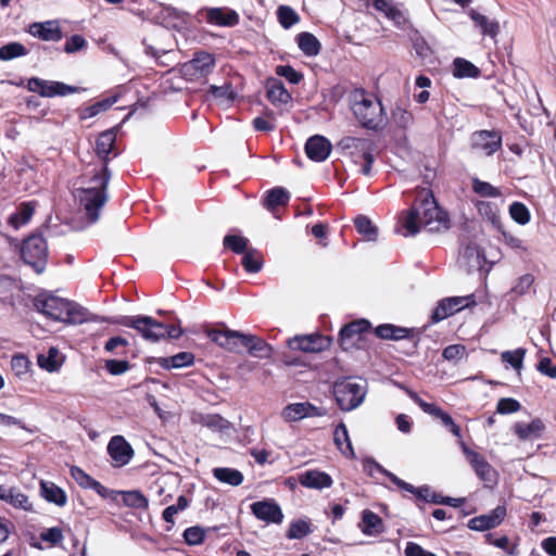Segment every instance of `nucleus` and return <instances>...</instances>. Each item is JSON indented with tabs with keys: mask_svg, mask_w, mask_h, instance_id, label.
Segmentation results:
<instances>
[{
	"mask_svg": "<svg viewBox=\"0 0 556 556\" xmlns=\"http://www.w3.org/2000/svg\"><path fill=\"white\" fill-rule=\"evenodd\" d=\"M123 496V503L132 508L147 509L149 506L148 498L139 491H124L121 492Z\"/></svg>",
	"mask_w": 556,
	"mask_h": 556,
	"instance_id": "47",
	"label": "nucleus"
},
{
	"mask_svg": "<svg viewBox=\"0 0 556 556\" xmlns=\"http://www.w3.org/2000/svg\"><path fill=\"white\" fill-rule=\"evenodd\" d=\"M130 368V364L125 359H108L105 369L113 376L125 374Z\"/></svg>",
	"mask_w": 556,
	"mask_h": 556,
	"instance_id": "60",
	"label": "nucleus"
},
{
	"mask_svg": "<svg viewBox=\"0 0 556 556\" xmlns=\"http://www.w3.org/2000/svg\"><path fill=\"white\" fill-rule=\"evenodd\" d=\"M160 14L167 28H181L186 23L184 14L173 7H164Z\"/></svg>",
	"mask_w": 556,
	"mask_h": 556,
	"instance_id": "39",
	"label": "nucleus"
},
{
	"mask_svg": "<svg viewBox=\"0 0 556 556\" xmlns=\"http://www.w3.org/2000/svg\"><path fill=\"white\" fill-rule=\"evenodd\" d=\"M189 505V502L186 496L181 495L178 497L177 503L175 505H170L166 507L163 511V518L167 522H174V516L181 510H185Z\"/></svg>",
	"mask_w": 556,
	"mask_h": 556,
	"instance_id": "55",
	"label": "nucleus"
},
{
	"mask_svg": "<svg viewBox=\"0 0 556 556\" xmlns=\"http://www.w3.org/2000/svg\"><path fill=\"white\" fill-rule=\"evenodd\" d=\"M34 211L35 207L31 203H23L18 211L10 216V224L16 229L26 225L30 220Z\"/></svg>",
	"mask_w": 556,
	"mask_h": 556,
	"instance_id": "46",
	"label": "nucleus"
},
{
	"mask_svg": "<svg viewBox=\"0 0 556 556\" xmlns=\"http://www.w3.org/2000/svg\"><path fill=\"white\" fill-rule=\"evenodd\" d=\"M534 282V277L531 274H525L518 278L511 291L517 295L526 294Z\"/></svg>",
	"mask_w": 556,
	"mask_h": 556,
	"instance_id": "62",
	"label": "nucleus"
},
{
	"mask_svg": "<svg viewBox=\"0 0 556 556\" xmlns=\"http://www.w3.org/2000/svg\"><path fill=\"white\" fill-rule=\"evenodd\" d=\"M71 477L84 489L92 486L94 479L77 466L71 467Z\"/></svg>",
	"mask_w": 556,
	"mask_h": 556,
	"instance_id": "58",
	"label": "nucleus"
},
{
	"mask_svg": "<svg viewBox=\"0 0 556 556\" xmlns=\"http://www.w3.org/2000/svg\"><path fill=\"white\" fill-rule=\"evenodd\" d=\"M266 93L273 104H287L291 100V94L286 89L283 83L277 78H268L266 83Z\"/></svg>",
	"mask_w": 556,
	"mask_h": 556,
	"instance_id": "26",
	"label": "nucleus"
},
{
	"mask_svg": "<svg viewBox=\"0 0 556 556\" xmlns=\"http://www.w3.org/2000/svg\"><path fill=\"white\" fill-rule=\"evenodd\" d=\"M300 50L306 56H316L320 51L319 40L311 33H301L296 37Z\"/></svg>",
	"mask_w": 556,
	"mask_h": 556,
	"instance_id": "32",
	"label": "nucleus"
},
{
	"mask_svg": "<svg viewBox=\"0 0 556 556\" xmlns=\"http://www.w3.org/2000/svg\"><path fill=\"white\" fill-rule=\"evenodd\" d=\"M520 403L511 397H502L497 402L496 412L502 415L513 414L520 410Z\"/></svg>",
	"mask_w": 556,
	"mask_h": 556,
	"instance_id": "59",
	"label": "nucleus"
},
{
	"mask_svg": "<svg viewBox=\"0 0 556 556\" xmlns=\"http://www.w3.org/2000/svg\"><path fill=\"white\" fill-rule=\"evenodd\" d=\"M194 362V356L189 352H180L176 355L169 357H162L159 359V364L161 367L165 369L170 368H182L192 365Z\"/></svg>",
	"mask_w": 556,
	"mask_h": 556,
	"instance_id": "34",
	"label": "nucleus"
},
{
	"mask_svg": "<svg viewBox=\"0 0 556 556\" xmlns=\"http://www.w3.org/2000/svg\"><path fill=\"white\" fill-rule=\"evenodd\" d=\"M375 467L376 469L383 473L384 476H387L390 481L392 483H394L397 488H400L401 490L403 491H406V492H409L412 494H415V491H416V488L410 484V483H407L405 482L404 480L400 479L399 477H396L394 473L390 472L389 470L384 469L382 466H380L379 464H375Z\"/></svg>",
	"mask_w": 556,
	"mask_h": 556,
	"instance_id": "57",
	"label": "nucleus"
},
{
	"mask_svg": "<svg viewBox=\"0 0 556 556\" xmlns=\"http://www.w3.org/2000/svg\"><path fill=\"white\" fill-rule=\"evenodd\" d=\"M369 321L359 319L345 325L340 331L341 344L344 349H349L354 344V339H359V336L369 328Z\"/></svg>",
	"mask_w": 556,
	"mask_h": 556,
	"instance_id": "24",
	"label": "nucleus"
},
{
	"mask_svg": "<svg viewBox=\"0 0 556 556\" xmlns=\"http://www.w3.org/2000/svg\"><path fill=\"white\" fill-rule=\"evenodd\" d=\"M473 303L472 296H453L439 302L432 313L434 323L441 321Z\"/></svg>",
	"mask_w": 556,
	"mask_h": 556,
	"instance_id": "13",
	"label": "nucleus"
},
{
	"mask_svg": "<svg viewBox=\"0 0 556 556\" xmlns=\"http://www.w3.org/2000/svg\"><path fill=\"white\" fill-rule=\"evenodd\" d=\"M24 262L30 265L37 273H42L48 257V247L40 235H31L26 238L21 249Z\"/></svg>",
	"mask_w": 556,
	"mask_h": 556,
	"instance_id": "8",
	"label": "nucleus"
},
{
	"mask_svg": "<svg viewBox=\"0 0 556 556\" xmlns=\"http://www.w3.org/2000/svg\"><path fill=\"white\" fill-rule=\"evenodd\" d=\"M406 235L414 236L424 227L430 232H441L450 228L448 214L442 210L432 192L419 191L416 204L407 212L403 220Z\"/></svg>",
	"mask_w": 556,
	"mask_h": 556,
	"instance_id": "1",
	"label": "nucleus"
},
{
	"mask_svg": "<svg viewBox=\"0 0 556 556\" xmlns=\"http://www.w3.org/2000/svg\"><path fill=\"white\" fill-rule=\"evenodd\" d=\"M506 516V508L497 506L490 514L480 515L468 521V528L475 531H485L498 526Z\"/></svg>",
	"mask_w": 556,
	"mask_h": 556,
	"instance_id": "19",
	"label": "nucleus"
},
{
	"mask_svg": "<svg viewBox=\"0 0 556 556\" xmlns=\"http://www.w3.org/2000/svg\"><path fill=\"white\" fill-rule=\"evenodd\" d=\"M38 365L49 372L56 371L62 365V357L58 349H49L47 355L40 354L38 356Z\"/></svg>",
	"mask_w": 556,
	"mask_h": 556,
	"instance_id": "41",
	"label": "nucleus"
},
{
	"mask_svg": "<svg viewBox=\"0 0 556 556\" xmlns=\"http://www.w3.org/2000/svg\"><path fill=\"white\" fill-rule=\"evenodd\" d=\"M116 102V98H106L101 101H98L87 108H84L80 111L79 117L81 119H88L91 117L97 116L98 114L106 111L109 108H111Z\"/></svg>",
	"mask_w": 556,
	"mask_h": 556,
	"instance_id": "43",
	"label": "nucleus"
},
{
	"mask_svg": "<svg viewBox=\"0 0 556 556\" xmlns=\"http://www.w3.org/2000/svg\"><path fill=\"white\" fill-rule=\"evenodd\" d=\"M472 187L475 192L481 197L496 198L501 195L500 190L486 181L473 179Z\"/></svg>",
	"mask_w": 556,
	"mask_h": 556,
	"instance_id": "56",
	"label": "nucleus"
},
{
	"mask_svg": "<svg viewBox=\"0 0 556 556\" xmlns=\"http://www.w3.org/2000/svg\"><path fill=\"white\" fill-rule=\"evenodd\" d=\"M224 245L232 252L240 254L245 251L248 247V239L237 235H227L224 238Z\"/></svg>",
	"mask_w": 556,
	"mask_h": 556,
	"instance_id": "54",
	"label": "nucleus"
},
{
	"mask_svg": "<svg viewBox=\"0 0 556 556\" xmlns=\"http://www.w3.org/2000/svg\"><path fill=\"white\" fill-rule=\"evenodd\" d=\"M526 351L523 349H517L515 351H505L502 353L501 358L504 363L509 364L516 370L522 368L523 357Z\"/></svg>",
	"mask_w": 556,
	"mask_h": 556,
	"instance_id": "53",
	"label": "nucleus"
},
{
	"mask_svg": "<svg viewBox=\"0 0 556 556\" xmlns=\"http://www.w3.org/2000/svg\"><path fill=\"white\" fill-rule=\"evenodd\" d=\"M410 399L427 414L441 419L444 426L448 427L455 437H460V428L453 421L452 417L434 404L421 400L417 393L409 391Z\"/></svg>",
	"mask_w": 556,
	"mask_h": 556,
	"instance_id": "18",
	"label": "nucleus"
},
{
	"mask_svg": "<svg viewBox=\"0 0 556 556\" xmlns=\"http://www.w3.org/2000/svg\"><path fill=\"white\" fill-rule=\"evenodd\" d=\"M242 266L249 273H258L263 266V257L256 250H249L242 257Z\"/></svg>",
	"mask_w": 556,
	"mask_h": 556,
	"instance_id": "50",
	"label": "nucleus"
},
{
	"mask_svg": "<svg viewBox=\"0 0 556 556\" xmlns=\"http://www.w3.org/2000/svg\"><path fill=\"white\" fill-rule=\"evenodd\" d=\"M252 514L267 523H281L283 514L280 506L274 500H263L251 504Z\"/></svg>",
	"mask_w": 556,
	"mask_h": 556,
	"instance_id": "14",
	"label": "nucleus"
},
{
	"mask_svg": "<svg viewBox=\"0 0 556 556\" xmlns=\"http://www.w3.org/2000/svg\"><path fill=\"white\" fill-rule=\"evenodd\" d=\"M0 500L18 509L26 511L31 509V503L28 496L16 488L0 485Z\"/></svg>",
	"mask_w": 556,
	"mask_h": 556,
	"instance_id": "25",
	"label": "nucleus"
},
{
	"mask_svg": "<svg viewBox=\"0 0 556 556\" xmlns=\"http://www.w3.org/2000/svg\"><path fill=\"white\" fill-rule=\"evenodd\" d=\"M331 143L323 136L311 137L305 144V152L308 159L315 162L325 161L331 152Z\"/></svg>",
	"mask_w": 556,
	"mask_h": 556,
	"instance_id": "21",
	"label": "nucleus"
},
{
	"mask_svg": "<svg viewBox=\"0 0 556 556\" xmlns=\"http://www.w3.org/2000/svg\"><path fill=\"white\" fill-rule=\"evenodd\" d=\"M334 443L338 448L348 457H354V450L352 446V442L349 437V432L346 426L343 422H340L333 433Z\"/></svg>",
	"mask_w": 556,
	"mask_h": 556,
	"instance_id": "31",
	"label": "nucleus"
},
{
	"mask_svg": "<svg viewBox=\"0 0 556 556\" xmlns=\"http://www.w3.org/2000/svg\"><path fill=\"white\" fill-rule=\"evenodd\" d=\"M213 475L218 481L232 486L240 485L243 481V475L239 470L232 468H215L213 470Z\"/></svg>",
	"mask_w": 556,
	"mask_h": 556,
	"instance_id": "37",
	"label": "nucleus"
},
{
	"mask_svg": "<svg viewBox=\"0 0 556 556\" xmlns=\"http://www.w3.org/2000/svg\"><path fill=\"white\" fill-rule=\"evenodd\" d=\"M215 59L211 53L199 52L195 56L184 63L181 66V75L187 80H198L205 77L214 67Z\"/></svg>",
	"mask_w": 556,
	"mask_h": 556,
	"instance_id": "9",
	"label": "nucleus"
},
{
	"mask_svg": "<svg viewBox=\"0 0 556 556\" xmlns=\"http://www.w3.org/2000/svg\"><path fill=\"white\" fill-rule=\"evenodd\" d=\"M355 227L367 240L375 241L377 239L378 229L368 217L363 215L358 216L355 219Z\"/></svg>",
	"mask_w": 556,
	"mask_h": 556,
	"instance_id": "49",
	"label": "nucleus"
},
{
	"mask_svg": "<svg viewBox=\"0 0 556 556\" xmlns=\"http://www.w3.org/2000/svg\"><path fill=\"white\" fill-rule=\"evenodd\" d=\"M206 20L210 24L218 26H233L239 21V15L232 10L212 8L206 11Z\"/></svg>",
	"mask_w": 556,
	"mask_h": 556,
	"instance_id": "27",
	"label": "nucleus"
},
{
	"mask_svg": "<svg viewBox=\"0 0 556 556\" xmlns=\"http://www.w3.org/2000/svg\"><path fill=\"white\" fill-rule=\"evenodd\" d=\"M207 337L219 346L231 352H238L239 345L242 343L243 333L229 329L210 330Z\"/></svg>",
	"mask_w": 556,
	"mask_h": 556,
	"instance_id": "20",
	"label": "nucleus"
},
{
	"mask_svg": "<svg viewBox=\"0 0 556 556\" xmlns=\"http://www.w3.org/2000/svg\"><path fill=\"white\" fill-rule=\"evenodd\" d=\"M241 345L247 348L249 353L255 357L267 358L271 354L270 345L256 336L243 333Z\"/></svg>",
	"mask_w": 556,
	"mask_h": 556,
	"instance_id": "28",
	"label": "nucleus"
},
{
	"mask_svg": "<svg viewBox=\"0 0 556 556\" xmlns=\"http://www.w3.org/2000/svg\"><path fill=\"white\" fill-rule=\"evenodd\" d=\"M470 143L472 149L489 156L502 147V136L496 130H479L471 135Z\"/></svg>",
	"mask_w": 556,
	"mask_h": 556,
	"instance_id": "12",
	"label": "nucleus"
},
{
	"mask_svg": "<svg viewBox=\"0 0 556 556\" xmlns=\"http://www.w3.org/2000/svg\"><path fill=\"white\" fill-rule=\"evenodd\" d=\"M108 453L118 467L127 465L134 455L130 444L122 435H114L110 440Z\"/></svg>",
	"mask_w": 556,
	"mask_h": 556,
	"instance_id": "17",
	"label": "nucleus"
},
{
	"mask_svg": "<svg viewBox=\"0 0 556 556\" xmlns=\"http://www.w3.org/2000/svg\"><path fill=\"white\" fill-rule=\"evenodd\" d=\"M115 140L116 135L113 130L104 131L98 137L96 142V152L103 161H105L112 151Z\"/></svg>",
	"mask_w": 556,
	"mask_h": 556,
	"instance_id": "38",
	"label": "nucleus"
},
{
	"mask_svg": "<svg viewBox=\"0 0 556 556\" xmlns=\"http://www.w3.org/2000/svg\"><path fill=\"white\" fill-rule=\"evenodd\" d=\"M29 33L46 41H60L62 39V30L56 21H47L43 23H34L29 26Z\"/></svg>",
	"mask_w": 556,
	"mask_h": 556,
	"instance_id": "23",
	"label": "nucleus"
},
{
	"mask_svg": "<svg viewBox=\"0 0 556 556\" xmlns=\"http://www.w3.org/2000/svg\"><path fill=\"white\" fill-rule=\"evenodd\" d=\"M199 422L214 432H225L230 429L231 424L218 414L200 416Z\"/></svg>",
	"mask_w": 556,
	"mask_h": 556,
	"instance_id": "35",
	"label": "nucleus"
},
{
	"mask_svg": "<svg viewBox=\"0 0 556 556\" xmlns=\"http://www.w3.org/2000/svg\"><path fill=\"white\" fill-rule=\"evenodd\" d=\"M391 122L403 129L408 128L413 122V113L402 105H395L391 113Z\"/></svg>",
	"mask_w": 556,
	"mask_h": 556,
	"instance_id": "44",
	"label": "nucleus"
},
{
	"mask_svg": "<svg viewBox=\"0 0 556 556\" xmlns=\"http://www.w3.org/2000/svg\"><path fill=\"white\" fill-rule=\"evenodd\" d=\"M309 533V526L306 521H295L289 527L287 536L289 539H302Z\"/></svg>",
	"mask_w": 556,
	"mask_h": 556,
	"instance_id": "64",
	"label": "nucleus"
},
{
	"mask_svg": "<svg viewBox=\"0 0 556 556\" xmlns=\"http://www.w3.org/2000/svg\"><path fill=\"white\" fill-rule=\"evenodd\" d=\"M277 17L280 25L289 29L300 21L299 14L289 5H280L277 9Z\"/></svg>",
	"mask_w": 556,
	"mask_h": 556,
	"instance_id": "48",
	"label": "nucleus"
},
{
	"mask_svg": "<svg viewBox=\"0 0 556 556\" xmlns=\"http://www.w3.org/2000/svg\"><path fill=\"white\" fill-rule=\"evenodd\" d=\"M102 321L119 324L125 327L134 328L143 339L157 342L165 339V325L156 321L150 316H123L116 320L102 318Z\"/></svg>",
	"mask_w": 556,
	"mask_h": 556,
	"instance_id": "7",
	"label": "nucleus"
},
{
	"mask_svg": "<svg viewBox=\"0 0 556 556\" xmlns=\"http://www.w3.org/2000/svg\"><path fill=\"white\" fill-rule=\"evenodd\" d=\"M453 65H454L453 74L455 77L476 78L480 75V70L475 64H472L471 62H469L465 59H462V58L455 59L453 62Z\"/></svg>",
	"mask_w": 556,
	"mask_h": 556,
	"instance_id": "40",
	"label": "nucleus"
},
{
	"mask_svg": "<svg viewBox=\"0 0 556 556\" xmlns=\"http://www.w3.org/2000/svg\"><path fill=\"white\" fill-rule=\"evenodd\" d=\"M338 147L346 151L355 164L364 161L359 168L361 174L364 176L371 174V164L375 160L374 142L371 140L348 136L339 141Z\"/></svg>",
	"mask_w": 556,
	"mask_h": 556,
	"instance_id": "6",
	"label": "nucleus"
},
{
	"mask_svg": "<svg viewBox=\"0 0 556 556\" xmlns=\"http://www.w3.org/2000/svg\"><path fill=\"white\" fill-rule=\"evenodd\" d=\"M205 532L201 527H190L185 530L184 539L189 545H198L202 543Z\"/></svg>",
	"mask_w": 556,
	"mask_h": 556,
	"instance_id": "63",
	"label": "nucleus"
},
{
	"mask_svg": "<svg viewBox=\"0 0 556 556\" xmlns=\"http://www.w3.org/2000/svg\"><path fill=\"white\" fill-rule=\"evenodd\" d=\"M34 305L38 312L60 323L78 325L103 320L101 317L90 314L81 305L47 292L38 294Z\"/></svg>",
	"mask_w": 556,
	"mask_h": 556,
	"instance_id": "3",
	"label": "nucleus"
},
{
	"mask_svg": "<svg viewBox=\"0 0 556 556\" xmlns=\"http://www.w3.org/2000/svg\"><path fill=\"white\" fill-rule=\"evenodd\" d=\"M330 344V340L319 334L295 336L288 340V345L292 350L302 352L317 353L326 350Z\"/></svg>",
	"mask_w": 556,
	"mask_h": 556,
	"instance_id": "15",
	"label": "nucleus"
},
{
	"mask_svg": "<svg viewBox=\"0 0 556 556\" xmlns=\"http://www.w3.org/2000/svg\"><path fill=\"white\" fill-rule=\"evenodd\" d=\"M352 111L358 123L367 129L377 130L387 123L381 102L364 91L353 94Z\"/></svg>",
	"mask_w": 556,
	"mask_h": 556,
	"instance_id": "4",
	"label": "nucleus"
},
{
	"mask_svg": "<svg viewBox=\"0 0 556 556\" xmlns=\"http://www.w3.org/2000/svg\"><path fill=\"white\" fill-rule=\"evenodd\" d=\"M366 393L367 386L363 380L342 379L333 387L337 404L344 412L357 408L364 402Z\"/></svg>",
	"mask_w": 556,
	"mask_h": 556,
	"instance_id": "5",
	"label": "nucleus"
},
{
	"mask_svg": "<svg viewBox=\"0 0 556 556\" xmlns=\"http://www.w3.org/2000/svg\"><path fill=\"white\" fill-rule=\"evenodd\" d=\"M463 452L466 455L468 463L471 465L476 475L484 482L492 483L495 481V472L486 459L479 453L470 450L463 444Z\"/></svg>",
	"mask_w": 556,
	"mask_h": 556,
	"instance_id": "16",
	"label": "nucleus"
},
{
	"mask_svg": "<svg viewBox=\"0 0 556 556\" xmlns=\"http://www.w3.org/2000/svg\"><path fill=\"white\" fill-rule=\"evenodd\" d=\"M509 215L516 223L520 225H526L530 220V212L528 207L520 202H514L509 206Z\"/></svg>",
	"mask_w": 556,
	"mask_h": 556,
	"instance_id": "52",
	"label": "nucleus"
},
{
	"mask_svg": "<svg viewBox=\"0 0 556 556\" xmlns=\"http://www.w3.org/2000/svg\"><path fill=\"white\" fill-rule=\"evenodd\" d=\"M28 90L36 92L41 97L52 98L56 96H67L77 91L76 87L60 81L45 80L38 77H31L27 81Z\"/></svg>",
	"mask_w": 556,
	"mask_h": 556,
	"instance_id": "11",
	"label": "nucleus"
},
{
	"mask_svg": "<svg viewBox=\"0 0 556 556\" xmlns=\"http://www.w3.org/2000/svg\"><path fill=\"white\" fill-rule=\"evenodd\" d=\"M276 74L278 76L285 77L291 84H299L302 80V78H303L302 74L296 72L290 65H278L276 67Z\"/></svg>",
	"mask_w": 556,
	"mask_h": 556,
	"instance_id": "61",
	"label": "nucleus"
},
{
	"mask_svg": "<svg viewBox=\"0 0 556 556\" xmlns=\"http://www.w3.org/2000/svg\"><path fill=\"white\" fill-rule=\"evenodd\" d=\"M377 337L388 340H401L408 336V329L391 324L380 325L375 329Z\"/></svg>",
	"mask_w": 556,
	"mask_h": 556,
	"instance_id": "42",
	"label": "nucleus"
},
{
	"mask_svg": "<svg viewBox=\"0 0 556 556\" xmlns=\"http://www.w3.org/2000/svg\"><path fill=\"white\" fill-rule=\"evenodd\" d=\"M27 54L26 48L20 42H10L0 48V60L10 61Z\"/></svg>",
	"mask_w": 556,
	"mask_h": 556,
	"instance_id": "51",
	"label": "nucleus"
},
{
	"mask_svg": "<svg viewBox=\"0 0 556 556\" xmlns=\"http://www.w3.org/2000/svg\"><path fill=\"white\" fill-rule=\"evenodd\" d=\"M40 492H41L42 497L46 501L53 503L58 506L62 507L67 502V496H66L65 492L60 486L54 484L53 482L41 481L40 482Z\"/></svg>",
	"mask_w": 556,
	"mask_h": 556,
	"instance_id": "29",
	"label": "nucleus"
},
{
	"mask_svg": "<svg viewBox=\"0 0 556 556\" xmlns=\"http://www.w3.org/2000/svg\"><path fill=\"white\" fill-rule=\"evenodd\" d=\"M299 482L307 489L324 490L332 485V478L320 470H306L299 475Z\"/></svg>",
	"mask_w": 556,
	"mask_h": 556,
	"instance_id": "22",
	"label": "nucleus"
},
{
	"mask_svg": "<svg viewBox=\"0 0 556 556\" xmlns=\"http://www.w3.org/2000/svg\"><path fill=\"white\" fill-rule=\"evenodd\" d=\"M471 18L481 28L484 36L495 38L500 31V25L496 21L490 20L485 15H482L476 11L470 12Z\"/></svg>",
	"mask_w": 556,
	"mask_h": 556,
	"instance_id": "36",
	"label": "nucleus"
},
{
	"mask_svg": "<svg viewBox=\"0 0 556 556\" xmlns=\"http://www.w3.org/2000/svg\"><path fill=\"white\" fill-rule=\"evenodd\" d=\"M91 178L86 186L75 190L74 197L79 208L85 212L89 224L99 219V212L108 200L106 188L110 181V173L106 164L103 163L99 168L90 170Z\"/></svg>",
	"mask_w": 556,
	"mask_h": 556,
	"instance_id": "2",
	"label": "nucleus"
},
{
	"mask_svg": "<svg viewBox=\"0 0 556 556\" xmlns=\"http://www.w3.org/2000/svg\"><path fill=\"white\" fill-rule=\"evenodd\" d=\"M362 531L367 535H376L382 532L381 518L371 510H364L361 523Z\"/></svg>",
	"mask_w": 556,
	"mask_h": 556,
	"instance_id": "33",
	"label": "nucleus"
},
{
	"mask_svg": "<svg viewBox=\"0 0 556 556\" xmlns=\"http://www.w3.org/2000/svg\"><path fill=\"white\" fill-rule=\"evenodd\" d=\"M289 192L283 188L277 187L268 191L265 199V205L268 210H274L277 206L286 205L289 201Z\"/></svg>",
	"mask_w": 556,
	"mask_h": 556,
	"instance_id": "45",
	"label": "nucleus"
},
{
	"mask_svg": "<svg viewBox=\"0 0 556 556\" xmlns=\"http://www.w3.org/2000/svg\"><path fill=\"white\" fill-rule=\"evenodd\" d=\"M327 414V409L315 406L309 402L291 403L285 406L280 413V417L286 422H295L304 418L321 417Z\"/></svg>",
	"mask_w": 556,
	"mask_h": 556,
	"instance_id": "10",
	"label": "nucleus"
},
{
	"mask_svg": "<svg viewBox=\"0 0 556 556\" xmlns=\"http://www.w3.org/2000/svg\"><path fill=\"white\" fill-rule=\"evenodd\" d=\"M514 429L520 440H533L541 435L544 425L540 419H534L529 424L517 422Z\"/></svg>",
	"mask_w": 556,
	"mask_h": 556,
	"instance_id": "30",
	"label": "nucleus"
}]
</instances>
